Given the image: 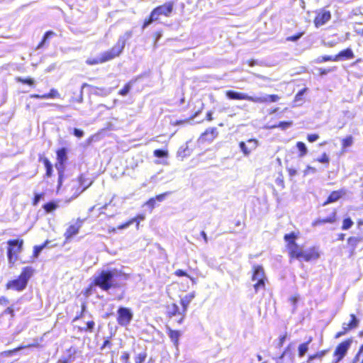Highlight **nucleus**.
I'll return each instance as SVG.
<instances>
[{
    "label": "nucleus",
    "mask_w": 363,
    "mask_h": 363,
    "mask_svg": "<svg viewBox=\"0 0 363 363\" xmlns=\"http://www.w3.org/2000/svg\"><path fill=\"white\" fill-rule=\"evenodd\" d=\"M128 276L117 269L102 270L94 279V284L100 287L104 291H108L111 288L120 287Z\"/></svg>",
    "instance_id": "nucleus-1"
},
{
    "label": "nucleus",
    "mask_w": 363,
    "mask_h": 363,
    "mask_svg": "<svg viewBox=\"0 0 363 363\" xmlns=\"http://www.w3.org/2000/svg\"><path fill=\"white\" fill-rule=\"evenodd\" d=\"M173 10V4L172 3L164 4L162 6H157L150 13V16L148 19L145 20L143 29L144 30L149 25H150L153 21L158 19V17L161 15H164L165 16H169Z\"/></svg>",
    "instance_id": "nucleus-2"
},
{
    "label": "nucleus",
    "mask_w": 363,
    "mask_h": 363,
    "mask_svg": "<svg viewBox=\"0 0 363 363\" xmlns=\"http://www.w3.org/2000/svg\"><path fill=\"white\" fill-rule=\"evenodd\" d=\"M88 87L90 89V92L91 94L98 95V96H107L111 92V89H104V88H98L95 87L91 84H89L87 83H84L82 86L79 91V95L77 97H72V101H77L79 104H82L84 101L83 98V91L84 89Z\"/></svg>",
    "instance_id": "nucleus-3"
},
{
    "label": "nucleus",
    "mask_w": 363,
    "mask_h": 363,
    "mask_svg": "<svg viewBox=\"0 0 363 363\" xmlns=\"http://www.w3.org/2000/svg\"><path fill=\"white\" fill-rule=\"evenodd\" d=\"M8 259L10 262H14L16 260V255L21 252L23 240H11L8 241Z\"/></svg>",
    "instance_id": "nucleus-4"
},
{
    "label": "nucleus",
    "mask_w": 363,
    "mask_h": 363,
    "mask_svg": "<svg viewBox=\"0 0 363 363\" xmlns=\"http://www.w3.org/2000/svg\"><path fill=\"white\" fill-rule=\"evenodd\" d=\"M57 163L56 164L55 167H56V169H57L58 174H59L58 183L60 185H61L62 179V177H63V172H64V169H65L64 163L67 160L66 148L62 147L57 151Z\"/></svg>",
    "instance_id": "nucleus-5"
},
{
    "label": "nucleus",
    "mask_w": 363,
    "mask_h": 363,
    "mask_svg": "<svg viewBox=\"0 0 363 363\" xmlns=\"http://www.w3.org/2000/svg\"><path fill=\"white\" fill-rule=\"evenodd\" d=\"M118 323L121 326H127L133 319V313L131 310L125 307H120L118 309Z\"/></svg>",
    "instance_id": "nucleus-6"
},
{
    "label": "nucleus",
    "mask_w": 363,
    "mask_h": 363,
    "mask_svg": "<svg viewBox=\"0 0 363 363\" xmlns=\"http://www.w3.org/2000/svg\"><path fill=\"white\" fill-rule=\"evenodd\" d=\"M116 57L117 56L113 52H112V50H109L101 53L96 57L87 59L86 62L89 65L101 64L107 61L111 60Z\"/></svg>",
    "instance_id": "nucleus-7"
},
{
    "label": "nucleus",
    "mask_w": 363,
    "mask_h": 363,
    "mask_svg": "<svg viewBox=\"0 0 363 363\" xmlns=\"http://www.w3.org/2000/svg\"><path fill=\"white\" fill-rule=\"evenodd\" d=\"M132 35V30H128L123 35H121L118 38L116 44L111 49L112 52H113L117 57L119 56L125 48L126 41L130 39Z\"/></svg>",
    "instance_id": "nucleus-8"
},
{
    "label": "nucleus",
    "mask_w": 363,
    "mask_h": 363,
    "mask_svg": "<svg viewBox=\"0 0 363 363\" xmlns=\"http://www.w3.org/2000/svg\"><path fill=\"white\" fill-rule=\"evenodd\" d=\"M264 272L263 268L259 266L255 267L252 276V281H257L254 284V288L256 292H257L260 288H264Z\"/></svg>",
    "instance_id": "nucleus-9"
},
{
    "label": "nucleus",
    "mask_w": 363,
    "mask_h": 363,
    "mask_svg": "<svg viewBox=\"0 0 363 363\" xmlns=\"http://www.w3.org/2000/svg\"><path fill=\"white\" fill-rule=\"evenodd\" d=\"M257 146L258 140L256 139H249L247 142L241 141L239 143V147L245 157L249 156L252 151L256 150Z\"/></svg>",
    "instance_id": "nucleus-10"
},
{
    "label": "nucleus",
    "mask_w": 363,
    "mask_h": 363,
    "mask_svg": "<svg viewBox=\"0 0 363 363\" xmlns=\"http://www.w3.org/2000/svg\"><path fill=\"white\" fill-rule=\"evenodd\" d=\"M351 343L352 341L350 340H347L337 345L334 352V355L337 357V359H335L336 363L340 362L345 356Z\"/></svg>",
    "instance_id": "nucleus-11"
},
{
    "label": "nucleus",
    "mask_w": 363,
    "mask_h": 363,
    "mask_svg": "<svg viewBox=\"0 0 363 363\" xmlns=\"http://www.w3.org/2000/svg\"><path fill=\"white\" fill-rule=\"evenodd\" d=\"M226 96L232 100H247L254 102V96L247 95V94L238 92L233 90H228L225 93Z\"/></svg>",
    "instance_id": "nucleus-12"
},
{
    "label": "nucleus",
    "mask_w": 363,
    "mask_h": 363,
    "mask_svg": "<svg viewBox=\"0 0 363 363\" xmlns=\"http://www.w3.org/2000/svg\"><path fill=\"white\" fill-rule=\"evenodd\" d=\"M84 221V220H81L80 218H78L75 224L71 225L65 233L64 235L65 239L69 240L74 235H77L79 232V228L82 227Z\"/></svg>",
    "instance_id": "nucleus-13"
},
{
    "label": "nucleus",
    "mask_w": 363,
    "mask_h": 363,
    "mask_svg": "<svg viewBox=\"0 0 363 363\" xmlns=\"http://www.w3.org/2000/svg\"><path fill=\"white\" fill-rule=\"evenodd\" d=\"M331 18L330 12L328 11L323 10L320 11L314 20V23L316 27H320L326 23Z\"/></svg>",
    "instance_id": "nucleus-14"
},
{
    "label": "nucleus",
    "mask_w": 363,
    "mask_h": 363,
    "mask_svg": "<svg viewBox=\"0 0 363 363\" xmlns=\"http://www.w3.org/2000/svg\"><path fill=\"white\" fill-rule=\"evenodd\" d=\"M27 284H28L18 277L16 279L9 281L6 284V289H13L17 291H22L26 289Z\"/></svg>",
    "instance_id": "nucleus-15"
},
{
    "label": "nucleus",
    "mask_w": 363,
    "mask_h": 363,
    "mask_svg": "<svg viewBox=\"0 0 363 363\" xmlns=\"http://www.w3.org/2000/svg\"><path fill=\"white\" fill-rule=\"evenodd\" d=\"M280 97L277 94H264L261 96H254V103L277 102Z\"/></svg>",
    "instance_id": "nucleus-16"
},
{
    "label": "nucleus",
    "mask_w": 363,
    "mask_h": 363,
    "mask_svg": "<svg viewBox=\"0 0 363 363\" xmlns=\"http://www.w3.org/2000/svg\"><path fill=\"white\" fill-rule=\"evenodd\" d=\"M319 257V253L315 247H312L303 251L302 257L304 261L309 262L312 259H317Z\"/></svg>",
    "instance_id": "nucleus-17"
},
{
    "label": "nucleus",
    "mask_w": 363,
    "mask_h": 363,
    "mask_svg": "<svg viewBox=\"0 0 363 363\" xmlns=\"http://www.w3.org/2000/svg\"><path fill=\"white\" fill-rule=\"evenodd\" d=\"M354 57V53L350 48H347L340 52L335 56V60L337 61L346 60L353 59Z\"/></svg>",
    "instance_id": "nucleus-18"
},
{
    "label": "nucleus",
    "mask_w": 363,
    "mask_h": 363,
    "mask_svg": "<svg viewBox=\"0 0 363 363\" xmlns=\"http://www.w3.org/2000/svg\"><path fill=\"white\" fill-rule=\"evenodd\" d=\"M345 194V191L342 189L333 191L328 197L326 201H325V203H323V206L338 201Z\"/></svg>",
    "instance_id": "nucleus-19"
},
{
    "label": "nucleus",
    "mask_w": 363,
    "mask_h": 363,
    "mask_svg": "<svg viewBox=\"0 0 363 363\" xmlns=\"http://www.w3.org/2000/svg\"><path fill=\"white\" fill-rule=\"evenodd\" d=\"M167 334L172 342H173L174 347L178 348L179 346V340L180 337L182 336V333L179 330H174L170 328H167Z\"/></svg>",
    "instance_id": "nucleus-20"
},
{
    "label": "nucleus",
    "mask_w": 363,
    "mask_h": 363,
    "mask_svg": "<svg viewBox=\"0 0 363 363\" xmlns=\"http://www.w3.org/2000/svg\"><path fill=\"white\" fill-rule=\"evenodd\" d=\"M336 220V212L334 211L331 215L325 218H319L312 223L313 226H318L324 223H333Z\"/></svg>",
    "instance_id": "nucleus-21"
},
{
    "label": "nucleus",
    "mask_w": 363,
    "mask_h": 363,
    "mask_svg": "<svg viewBox=\"0 0 363 363\" xmlns=\"http://www.w3.org/2000/svg\"><path fill=\"white\" fill-rule=\"evenodd\" d=\"M33 272L34 269L31 267H24L18 277L28 284L33 274Z\"/></svg>",
    "instance_id": "nucleus-22"
},
{
    "label": "nucleus",
    "mask_w": 363,
    "mask_h": 363,
    "mask_svg": "<svg viewBox=\"0 0 363 363\" xmlns=\"http://www.w3.org/2000/svg\"><path fill=\"white\" fill-rule=\"evenodd\" d=\"M195 294L194 292L189 293L186 294L185 296L182 298L181 299V304L183 307V311L185 313L187 310L188 306L191 303V301L194 298Z\"/></svg>",
    "instance_id": "nucleus-23"
},
{
    "label": "nucleus",
    "mask_w": 363,
    "mask_h": 363,
    "mask_svg": "<svg viewBox=\"0 0 363 363\" xmlns=\"http://www.w3.org/2000/svg\"><path fill=\"white\" fill-rule=\"evenodd\" d=\"M59 96H60V94H59L58 91L55 89H52L50 90V93H48V94H43V95H40V94L30 95L31 98L43 99H49V98L53 99V98H57Z\"/></svg>",
    "instance_id": "nucleus-24"
},
{
    "label": "nucleus",
    "mask_w": 363,
    "mask_h": 363,
    "mask_svg": "<svg viewBox=\"0 0 363 363\" xmlns=\"http://www.w3.org/2000/svg\"><path fill=\"white\" fill-rule=\"evenodd\" d=\"M290 249V255L292 257L298 259L299 260L301 259L303 251L302 250L299 249L297 244H294L289 247Z\"/></svg>",
    "instance_id": "nucleus-25"
},
{
    "label": "nucleus",
    "mask_w": 363,
    "mask_h": 363,
    "mask_svg": "<svg viewBox=\"0 0 363 363\" xmlns=\"http://www.w3.org/2000/svg\"><path fill=\"white\" fill-rule=\"evenodd\" d=\"M312 341V337H310L308 342L301 344L298 346V356L300 357H303L308 350V345Z\"/></svg>",
    "instance_id": "nucleus-26"
},
{
    "label": "nucleus",
    "mask_w": 363,
    "mask_h": 363,
    "mask_svg": "<svg viewBox=\"0 0 363 363\" xmlns=\"http://www.w3.org/2000/svg\"><path fill=\"white\" fill-rule=\"evenodd\" d=\"M325 354H326V351L323 350V351L315 353V354L310 355L308 357L307 362L308 363H313V360H315V359H321L325 355Z\"/></svg>",
    "instance_id": "nucleus-27"
},
{
    "label": "nucleus",
    "mask_w": 363,
    "mask_h": 363,
    "mask_svg": "<svg viewBox=\"0 0 363 363\" xmlns=\"http://www.w3.org/2000/svg\"><path fill=\"white\" fill-rule=\"evenodd\" d=\"M48 243L49 241H46L43 245H35L33 250V257L35 258H37L39 256L40 253L42 252V250L47 246Z\"/></svg>",
    "instance_id": "nucleus-28"
},
{
    "label": "nucleus",
    "mask_w": 363,
    "mask_h": 363,
    "mask_svg": "<svg viewBox=\"0 0 363 363\" xmlns=\"http://www.w3.org/2000/svg\"><path fill=\"white\" fill-rule=\"evenodd\" d=\"M57 204L54 201H50L45 203L43 206V208L47 213H50L55 211L57 208Z\"/></svg>",
    "instance_id": "nucleus-29"
},
{
    "label": "nucleus",
    "mask_w": 363,
    "mask_h": 363,
    "mask_svg": "<svg viewBox=\"0 0 363 363\" xmlns=\"http://www.w3.org/2000/svg\"><path fill=\"white\" fill-rule=\"evenodd\" d=\"M296 147L300 151V157H303L304 155H306L308 149L305 143H303V142H298L296 144Z\"/></svg>",
    "instance_id": "nucleus-30"
},
{
    "label": "nucleus",
    "mask_w": 363,
    "mask_h": 363,
    "mask_svg": "<svg viewBox=\"0 0 363 363\" xmlns=\"http://www.w3.org/2000/svg\"><path fill=\"white\" fill-rule=\"evenodd\" d=\"M54 35H55L54 32H52V31H47L45 33L42 41L38 45L37 49H40V48H43V45L45 43L47 40L48 38H50L51 36Z\"/></svg>",
    "instance_id": "nucleus-31"
},
{
    "label": "nucleus",
    "mask_w": 363,
    "mask_h": 363,
    "mask_svg": "<svg viewBox=\"0 0 363 363\" xmlns=\"http://www.w3.org/2000/svg\"><path fill=\"white\" fill-rule=\"evenodd\" d=\"M35 345H34V344L28 345H21L14 350L6 351V352H4V353L6 354V355L9 356V355H11L12 354H13L16 352H18V351L23 350L24 348L35 347Z\"/></svg>",
    "instance_id": "nucleus-32"
},
{
    "label": "nucleus",
    "mask_w": 363,
    "mask_h": 363,
    "mask_svg": "<svg viewBox=\"0 0 363 363\" xmlns=\"http://www.w3.org/2000/svg\"><path fill=\"white\" fill-rule=\"evenodd\" d=\"M296 235L294 233L286 234L284 235V240L286 242H288L290 245L296 244L295 242Z\"/></svg>",
    "instance_id": "nucleus-33"
},
{
    "label": "nucleus",
    "mask_w": 363,
    "mask_h": 363,
    "mask_svg": "<svg viewBox=\"0 0 363 363\" xmlns=\"http://www.w3.org/2000/svg\"><path fill=\"white\" fill-rule=\"evenodd\" d=\"M350 317L352 318L351 321L348 323V326L350 328H356L358 326L359 320L356 318L354 314H351Z\"/></svg>",
    "instance_id": "nucleus-34"
},
{
    "label": "nucleus",
    "mask_w": 363,
    "mask_h": 363,
    "mask_svg": "<svg viewBox=\"0 0 363 363\" xmlns=\"http://www.w3.org/2000/svg\"><path fill=\"white\" fill-rule=\"evenodd\" d=\"M16 81L23 84H28L30 86H33L35 83V81L31 78L23 79L21 77H17Z\"/></svg>",
    "instance_id": "nucleus-35"
},
{
    "label": "nucleus",
    "mask_w": 363,
    "mask_h": 363,
    "mask_svg": "<svg viewBox=\"0 0 363 363\" xmlns=\"http://www.w3.org/2000/svg\"><path fill=\"white\" fill-rule=\"evenodd\" d=\"M352 225H353V221L351 220V218H345L343 220L342 229L345 230H348L349 228H350L352 227Z\"/></svg>",
    "instance_id": "nucleus-36"
},
{
    "label": "nucleus",
    "mask_w": 363,
    "mask_h": 363,
    "mask_svg": "<svg viewBox=\"0 0 363 363\" xmlns=\"http://www.w3.org/2000/svg\"><path fill=\"white\" fill-rule=\"evenodd\" d=\"M154 155L159 158L166 157L168 155V152L165 150L157 149L154 151Z\"/></svg>",
    "instance_id": "nucleus-37"
},
{
    "label": "nucleus",
    "mask_w": 363,
    "mask_h": 363,
    "mask_svg": "<svg viewBox=\"0 0 363 363\" xmlns=\"http://www.w3.org/2000/svg\"><path fill=\"white\" fill-rule=\"evenodd\" d=\"M146 357H147V354L145 352H141L136 356V357L135 359V363H143L145 360Z\"/></svg>",
    "instance_id": "nucleus-38"
},
{
    "label": "nucleus",
    "mask_w": 363,
    "mask_h": 363,
    "mask_svg": "<svg viewBox=\"0 0 363 363\" xmlns=\"http://www.w3.org/2000/svg\"><path fill=\"white\" fill-rule=\"evenodd\" d=\"M353 142L352 136H347V138L342 140V146L344 147H347L352 145Z\"/></svg>",
    "instance_id": "nucleus-39"
},
{
    "label": "nucleus",
    "mask_w": 363,
    "mask_h": 363,
    "mask_svg": "<svg viewBox=\"0 0 363 363\" xmlns=\"http://www.w3.org/2000/svg\"><path fill=\"white\" fill-rule=\"evenodd\" d=\"M131 89V85L130 83H128L125 85V86L119 91V94L122 96H126Z\"/></svg>",
    "instance_id": "nucleus-40"
},
{
    "label": "nucleus",
    "mask_w": 363,
    "mask_h": 363,
    "mask_svg": "<svg viewBox=\"0 0 363 363\" xmlns=\"http://www.w3.org/2000/svg\"><path fill=\"white\" fill-rule=\"evenodd\" d=\"M86 325V328H81V330L92 332V330L94 328V325H95V323L94 321L91 320V321H88Z\"/></svg>",
    "instance_id": "nucleus-41"
},
{
    "label": "nucleus",
    "mask_w": 363,
    "mask_h": 363,
    "mask_svg": "<svg viewBox=\"0 0 363 363\" xmlns=\"http://www.w3.org/2000/svg\"><path fill=\"white\" fill-rule=\"evenodd\" d=\"M292 125V121H282L279 123L277 127L281 128L283 130H285L289 127H291Z\"/></svg>",
    "instance_id": "nucleus-42"
},
{
    "label": "nucleus",
    "mask_w": 363,
    "mask_h": 363,
    "mask_svg": "<svg viewBox=\"0 0 363 363\" xmlns=\"http://www.w3.org/2000/svg\"><path fill=\"white\" fill-rule=\"evenodd\" d=\"M303 33H299L296 35H292V36H289L286 38V40L288 41H292V42H296L298 40H299L302 35H303Z\"/></svg>",
    "instance_id": "nucleus-43"
},
{
    "label": "nucleus",
    "mask_w": 363,
    "mask_h": 363,
    "mask_svg": "<svg viewBox=\"0 0 363 363\" xmlns=\"http://www.w3.org/2000/svg\"><path fill=\"white\" fill-rule=\"evenodd\" d=\"M175 274L178 277H188L191 279V280L192 281H194V279L191 277L189 275L187 274V273L186 272H184V270L182 269H178L175 272Z\"/></svg>",
    "instance_id": "nucleus-44"
},
{
    "label": "nucleus",
    "mask_w": 363,
    "mask_h": 363,
    "mask_svg": "<svg viewBox=\"0 0 363 363\" xmlns=\"http://www.w3.org/2000/svg\"><path fill=\"white\" fill-rule=\"evenodd\" d=\"M216 133V128H208L207 129L204 133H203L202 136L203 137H205V136H207L208 134H211L212 135V138H213L215 137V134Z\"/></svg>",
    "instance_id": "nucleus-45"
},
{
    "label": "nucleus",
    "mask_w": 363,
    "mask_h": 363,
    "mask_svg": "<svg viewBox=\"0 0 363 363\" xmlns=\"http://www.w3.org/2000/svg\"><path fill=\"white\" fill-rule=\"evenodd\" d=\"M172 315H176L177 314H181L179 312V308L177 305L173 304L172 306V310L169 311Z\"/></svg>",
    "instance_id": "nucleus-46"
},
{
    "label": "nucleus",
    "mask_w": 363,
    "mask_h": 363,
    "mask_svg": "<svg viewBox=\"0 0 363 363\" xmlns=\"http://www.w3.org/2000/svg\"><path fill=\"white\" fill-rule=\"evenodd\" d=\"M317 160L320 163H329V157L326 153H323V155Z\"/></svg>",
    "instance_id": "nucleus-47"
},
{
    "label": "nucleus",
    "mask_w": 363,
    "mask_h": 363,
    "mask_svg": "<svg viewBox=\"0 0 363 363\" xmlns=\"http://www.w3.org/2000/svg\"><path fill=\"white\" fill-rule=\"evenodd\" d=\"M335 69V67L333 68H328V69H322V68H320L319 69V71H320V74L321 76H323V75H326L327 74H328L329 72H333Z\"/></svg>",
    "instance_id": "nucleus-48"
},
{
    "label": "nucleus",
    "mask_w": 363,
    "mask_h": 363,
    "mask_svg": "<svg viewBox=\"0 0 363 363\" xmlns=\"http://www.w3.org/2000/svg\"><path fill=\"white\" fill-rule=\"evenodd\" d=\"M307 138L310 143H313L319 138V135L317 134H310L308 135Z\"/></svg>",
    "instance_id": "nucleus-49"
},
{
    "label": "nucleus",
    "mask_w": 363,
    "mask_h": 363,
    "mask_svg": "<svg viewBox=\"0 0 363 363\" xmlns=\"http://www.w3.org/2000/svg\"><path fill=\"white\" fill-rule=\"evenodd\" d=\"M74 135L77 138H82L84 135V131L81 129L74 128Z\"/></svg>",
    "instance_id": "nucleus-50"
},
{
    "label": "nucleus",
    "mask_w": 363,
    "mask_h": 363,
    "mask_svg": "<svg viewBox=\"0 0 363 363\" xmlns=\"http://www.w3.org/2000/svg\"><path fill=\"white\" fill-rule=\"evenodd\" d=\"M307 89L306 88H304L301 90H300L298 94L296 95V101H298L300 99H301V96L305 94V92L306 91Z\"/></svg>",
    "instance_id": "nucleus-51"
},
{
    "label": "nucleus",
    "mask_w": 363,
    "mask_h": 363,
    "mask_svg": "<svg viewBox=\"0 0 363 363\" xmlns=\"http://www.w3.org/2000/svg\"><path fill=\"white\" fill-rule=\"evenodd\" d=\"M9 299L5 297V296H1L0 297V305L1 306H6L7 304H9Z\"/></svg>",
    "instance_id": "nucleus-52"
},
{
    "label": "nucleus",
    "mask_w": 363,
    "mask_h": 363,
    "mask_svg": "<svg viewBox=\"0 0 363 363\" xmlns=\"http://www.w3.org/2000/svg\"><path fill=\"white\" fill-rule=\"evenodd\" d=\"M135 220V219L134 218V219L125 223V224L121 225L120 226H118V229H125V228H128Z\"/></svg>",
    "instance_id": "nucleus-53"
},
{
    "label": "nucleus",
    "mask_w": 363,
    "mask_h": 363,
    "mask_svg": "<svg viewBox=\"0 0 363 363\" xmlns=\"http://www.w3.org/2000/svg\"><path fill=\"white\" fill-rule=\"evenodd\" d=\"M167 194H168V193H164V194L157 195L155 199V201L157 200L158 201H162L164 200V199L166 198V196Z\"/></svg>",
    "instance_id": "nucleus-54"
},
{
    "label": "nucleus",
    "mask_w": 363,
    "mask_h": 363,
    "mask_svg": "<svg viewBox=\"0 0 363 363\" xmlns=\"http://www.w3.org/2000/svg\"><path fill=\"white\" fill-rule=\"evenodd\" d=\"M43 163L45 164V169H49L52 167V164L49 161V160L46 157L43 158Z\"/></svg>",
    "instance_id": "nucleus-55"
},
{
    "label": "nucleus",
    "mask_w": 363,
    "mask_h": 363,
    "mask_svg": "<svg viewBox=\"0 0 363 363\" xmlns=\"http://www.w3.org/2000/svg\"><path fill=\"white\" fill-rule=\"evenodd\" d=\"M323 60H324V62H327V61H337L336 60H335V56H332V55H325V56H323Z\"/></svg>",
    "instance_id": "nucleus-56"
},
{
    "label": "nucleus",
    "mask_w": 363,
    "mask_h": 363,
    "mask_svg": "<svg viewBox=\"0 0 363 363\" xmlns=\"http://www.w3.org/2000/svg\"><path fill=\"white\" fill-rule=\"evenodd\" d=\"M155 204V199L152 198L146 203V205L149 206L151 208H153Z\"/></svg>",
    "instance_id": "nucleus-57"
},
{
    "label": "nucleus",
    "mask_w": 363,
    "mask_h": 363,
    "mask_svg": "<svg viewBox=\"0 0 363 363\" xmlns=\"http://www.w3.org/2000/svg\"><path fill=\"white\" fill-rule=\"evenodd\" d=\"M4 313L10 314L11 316L14 315V311L11 307H8L5 311Z\"/></svg>",
    "instance_id": "nucleus-58"
},
{
    "label": "nucleus",
    "mask_w": 363,
    "mask_h": 363,
    "mask_svg": "<svg viewBox=\"0 0 363 363\" xmlns=\"http://www.w3.org/2000/svg\"><path fill=\"white\" fill-rule=\"evenodd\" d=\"M41 199V195L36 194L33 200V205H37Z\"/></svg>",
    "instance_id": "nucleus-59"
},
{
    "label": "nucleus",
    "mask_w": 363,
    "mask_h": 363,
    "mask_svg": "<svg viewBox=\"0 0 363 363\" xmlns=\"http://www.w3.org/2000/svg\"><path fill=\"white\" fill-rule=\"evenodd\" d=\"M286 338V335H282V336H281V337H280V338H279V344H278V347H281V346L283 345V344H284V341H285Z\"/></svg>",
    "instance_id": "nucleus-60"
},
{
    "label": "nucleus",
    "mask_w": 363,
    "mask_h": 363,
    "mask_svg": "<svg viewBox=\"0 0 363 363\" xmlns=\"http://www.w3.org/2000/svg\"><path fill=\"white\" fill-rule=\"evenodd\" d=\"M111 345L110 340H106L101 347V350H104L105 347L110 346Z\"/></svg>",
    "instance_id": "nucleus-61"
},
{
    "label": "nucleus",
    "mask_w": 363,
    "mask_h": 363,
    "mask_svg": "<svg viewBox=\"0 0 363 363\" xmlns=\"http://www.w3.org/2000/svg\"><path fill=\"white\" fill-rule=\"evenodd\" d=\"M201 235L203 237V238L205 241V243H208V237H207L206 233L204 231H201Z\"/></svg>",
    "instance_id": "nucleus-62"
},
{
    "label": "nucleus",
    "mask_w": 363,
    "mask_h": 363,
    "mask_svg": "<svg viewBox=\"0 0 363 363\" xmlns=\"http://www.w3.org/2000/svg\"><path fill=\"white\" fill-rule=\"evenodd\" d=\"M289 173L290 176L293 177L297 174V172L296 169L291 168V169H289Z\"/></svg>",
    "instance_id": "nucleus-63"
},
{
    "label": "nucleus",
    "mask_w": 363,
    "mask_h": 363,
    "mask_svg": "<svg viewBox=\"0 0 363 363\" xmlns=\"http://www.w3.org/2000/svg\"><path fill=\"white\" fill-rule=\"evenodd\" d=\"M206 119L209 121H212L213 120V117H212V112L211 111H208L206 114Z\"/></svg>",
    "instance_id": "nucleus-64"
}]
</instances>
